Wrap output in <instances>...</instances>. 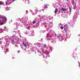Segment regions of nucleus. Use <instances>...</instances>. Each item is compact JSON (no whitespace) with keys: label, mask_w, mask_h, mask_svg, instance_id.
<instances>
[{"label":"nucleus","mask_w":80,"mask_h":80,"mask_svg":"<svg viewBox=\"0 0 80 80\" xmlns=\"http://www.w3.org/2000/svg\"><path fill=\"white\" fill-rule=\"evenodd\" d=\"M3 18L5 21H7V18H6V17H4Z\"/></svg>","instance_id":"3"},{"label":"nucleus","mask_w":80,"mask_h":80,"mask_svg":"<svg viewBox=\"0 0 80 80\" xmlns=\"http://www.w3.org/2000/svg\"><path fill=\"white\" fill-rule=\"evenodd\" d=\"M47 7H44V8H47Z\"/></svg>","instance_id":"15"},{"label":"nucleus","mask_w":80,"mask_h":80,"mask_svg":"<svg viewBox=\"0 0 80 80\" xmlns=\"http://www.w3.org/2000/svg\"><path fill=\"white\" fill-rule=\"evenodd\" d=\"M22 44L23 45L24 47H25L27 48V45H26V44H25L24 42H23Z\"/></svg>","instance_id":"5"},{"label":"nucleus","mask_w":80,"mask_h":80,"mask_svg":"<svg viewBox=\"0 0 80 80\" xmlns=\"http://www.w3.org/2000/svg\"><path fill=\"white\" fill-rule=\"evenodd\" d=\"M6 5H7V4H8V3L7 2H6Z\"/></svg>","instance_id":"13"},{"label":"nucleus","mask_w":80,"mask_h":80,"mask_svg":"<svg viewBox=\"0 0 80 80\" xmlns=\"http://www.w3.org/2000/svg\"><path fill=\"white\" fill-rule=\"evenodd\" d=\"M21 37V38H22V36H20Z\"/></svg>","instance_id":"18"},{"label":"nucleus","mask_w":80,"mask_h":80,"mask_svg":"<svg viewBox=\"0 0 80 80\" xmlns=\"http://www.w3.org/2000/svg\"><path fill=\"white\" fill-rule=\"evenodd\" d=\"M40 53L41 54L42 53V52H40Z\"/></svg>","instance_id":"17"},{"label":"nucleus","mask_w":80,"mask_h":80,"mask_svg":"<svg viewBox=\"0 0 80 80\" xmlns=\"http://www.w3.org/2000/svg\"><path fill=\"white\" fill-rule=\"evenodd\" d=\"M3 24H4V23H1V25H3Z\"/></svg>","instance_id":"11"},{"label":"nucleus","mask_w":80,"mask_h":80,"mask_svg":"<svg viewBox=\"0 0 80 80\" xmlns=\"http://www.w3.org/2000/svg\"><path fill=\"white\" fill-rule=\"evenodd\" d=\"M28 46H29V45H28Z\"/></svg>","instance_id":"20"},{"label":"nucleus","mask_w":80,"mask_h":80,"mask_svg":"<svg viewBox=\"0 0 80 80\" xmlns=\"http://www.w3.org/2000/svg\"><path fill=\"white\" fill-rule=\"evenodd\" d=\"M67 27H68V26L67 24L64 26V30H65L66 33L67 32V30H66V28H67Z\"/></svg>","instance_id":"1"},{"label":"nucleus","mask_w":80,"mask_h":80,"mask_svg":"<svg viewBox=\"0 0 80 80\" xmlns=\"http://www.w3.org/2000/svg\"><path fill=\"white\" fill-rule=\"evenodd\" d=\"M37 23V22L36 21H33L32 22V23L33 24H35V23Z\"/></svg>","instance_id":"6"},{"label":"nucleus","mask_w":80,"mask_h":80,"mask_svg":"<svg viewBox=\"0 0 80 80\" xmlns=\"http://www.w3.org/2000/svg\"><path fill=\"white\" fill-rule=\"evenodd\" d=\"M61 29H63V27H62V26H61L60 27Z\"/></svg>","instance_id":"9"},{"label":"nucleus","mask_w":80,"mask_h":80,"mask_svg":"<svg viewBox=\"0 0 80 80\" xmlns=\"http://www.w3.org/2000/svg\"><path fill=\"white\" fill-rule=\"evenodd\" d=\"M68 0H66V1H68Z\"/></svg>","instance_id":"19"},{"label":"nucleus","mask_w":80,"mask_h":80,"mask_svg":"<svg viewBox=\"0 0 80 80\" xmlns=\"http://www.w3.org/2000/svg\"><path fill=\"white\" fill-rule=\"evenodd\" d=\"M0 5H2V2H0Z\"/></svg>","instance_id":"12"},{"label":"nucleus","mask_w":80,"mask_h":80,"mask_svg":"<svg viewBox=\"0 0 80 80\" xmlns=\"http://www.w3.org/2000/svg\"><path fill=\"white\" fill-rule=\"evenodd\" d=\"M58 11V9L56 8L54 11L55 13H57V11Z\"/></svg>","instance_id":"2"},{"label":"nucleus","mask_w":80,"mask_h":80,"mask_svg":"<svg viewBox=\"0 0 80 80\" xmlns=\"http://www.w3.org/2000/svg\"><path fill=\"white\" fill-rule=\"evenodd\" d=\"M44 5L45 6V7H47V5H45V4Z\"/></svg>","instance_id":"14"},{"label":"nucleus","mask_w":80,"mask_h":80,"mask_svg":"<svg viewBox=\"0 0 80 80\" xmlns=\"http://www.w3.org/2000/svg\"><path fill=\"white\" fill-rule=\"evenodd\" d=\"M60 37V35H58V36H57V38H59V37Z\"/></svg>","instance_id":"7"},{"label":"nucleus","mask_w":80,"mask_h":80,"mask_svg":"<svg viewBox=\"0 0 80 80\" xmlns=\"http://www.w3.org/2000/svg\"><path fill=\"white\" fill-rule=\"evenodd\" d=\"M0 44H1V42L0 41Z\"/></svg>","instance_id":"16"},{"label":"nucleus","mask_w":80,"mask_h":80,"mask_svg":"<svg viewBox=\"0 0 80 80\" xmlns=\"http://www.w3.org/2000/svg\"><path fill=\"white\" fill-rule=\"evenodd\" d=\"M69 11L70 12H72V11H71V8H69Z\"/></svg>","instance_id":"10"},{"label":"nucleus","mask_w":80,"mask_h":80,"mask_svg":"<svg viewBox=\"0 0 80 80\" xmlns=\"http://www.w3.org/2000/svg\"><path fill=\"white\" fill-rule=\"evenodd\" d=\"M62 11H65L66 10H67V9H65V8H62L61 10H62Z\"/></svg>","instance_id":"4"},{"label":"nucleus","mask_w":80,"mask_h":80,"mask_svg":"<svg viewBox=\"0 0 80 80\" xmlns=\"http://www.w3.org/2000/svg\"><path fill=\"white\" fill-rule=\"evenodd\" d=\"M43 47L44 48H46V45L44 44L43 45Z\"/></svg>","instance_id":"8"}]
</instances>
